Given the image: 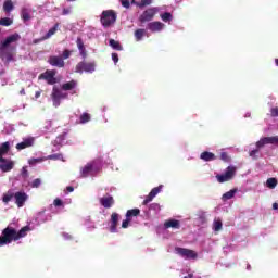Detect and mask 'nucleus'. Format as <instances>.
Masks as SVG:
<instances>
[{
  "label": "nucleus",
  "instance_id": "f257e3e1",
  "mask_svg": "<svg viewBox=\"0 0 278 278\" xmlns=\"http://www.w3.org/2000/svg\"><path fill=\"white\" fill-rule=\"evenodd\" d=\"M21 40V35L17 33L7 37L0 42V59L4 64H10L14 61V55H16V47H10L13 42H18Z\"/></svg>",
  "mask_w": 278,
  "mask_h": 278
},
{
  "label": "nucleus",
  "instance_id": "f03ea898",
  "mask_svg": "<svg viewBox=\"0 0 278 278\" xmlns=\"http://www.w3.org/2000/svg\"><path fill=\"white\" fill-rule=\"evenodd\" d=\"M27 231H31L29 226H24L20 230L12 226H8L2 230L0 236V247H5V244H12V242H17L21 238H25L27 236Z\"/></svg>",
  "mask_w": 278,
  "mask_h": 278
},
{
  "label": "nucleus",
  "instance_id": "7ed1b4c3",
  "mask_svg": "<svg viewBox=\"0 0 278 278\" xmlns=\"http://www.w3.org/2000/svg\"><path fill=\"white\" fill-rule=\"evenodd\" d=\"M116 18H118L116 11L104 10V11H102L101 16H100V23L105 28L112 27V25H114V23H116Z\"/></svg>",
  "mask_w": 278,
  "mask_h": 278
},
{
  "label": "nucleus",
  "instance_id": "20e7f679",
  "mask_svg": "<svg viewBox=\"0 0 278 278\" xmlns=\"http://www.w3.org/2000/svg\"><path fill=\"white\" fill-rule=\"evenodd\" d=\"M51 99L54 108H60V103H62V99H68V93L63 92L60 88L53 87Z\"/></svg>",
  "mask_w": 278,
  "mask_h": 278
},
{
  "label": "nucleus",
  "instance_id": "39448f33",
  "mask_svg": "<svg viewBox=\"0 0 278 278\" xmlns=\"http://www.w3.org/2000/svg\"><path fill=\"white\" fill-rule=\"evenodd\" d=\"M97 68V65L92 62H86L81 61L77 63L75 67V73H94V70Z\"/></svg>",
  "mask_w": 278,
  "mask_h": 278
},
{
  "label": "nucleus",
  "instance_id": "423d86ee",
  "mask_svg": "<svg viewBox=\"0 0 278 278\" xmlns=\"http://www.w3.org/2000/svg\"><path fill=\"white\" fill-rule=\"evenodd\" d=\"M175 252L184 260H197L199 254L194 250L186 249V248H175Z\"/></svg>",
  "mask_w": 278,
  "mask_h": 278
},
{
  "label": "nucleus",
  "instance_id": "0eeeda50",
  "mask_svg": "<svg viewBox=\"0 0 278 278\" xmlns=\"http://www.w3.org/2000/svg\"><path fill=\"white\" fill-rule=\"evenodd\" d=\"M155 14H157V8H149L142 12L139 16V23H151L153 18H155Z\"/></svg>",
  "mask_w": 278,
  "mask_h": 278
},
{
  "label": "nucleus",
  "instance_id": "6e6552de",
  "mask_svg": "<svg viewBox=\"0 0 278 278\" xmlns=\"http://www.w3.org/2000/svg\"><path fill=\"white\" fill-rule=\"evenodd\" d=\"M233 177H236V167L229 166L224 174L217 175L216 179L218 184H225V181H231Z\"/></svg>",
  "mask_w": 278,
  "mask_h": 278
},
{
  "label": "nucleus",
  "instance_id": "1a4fd4ad",
  "mask_svg": "<svg viewBox=\"0 0 278 278\" xmlns=\"http://www.w3.org/2000/svg\"><path fill=\"white\" fill-rule=\"evenodd\" d=\"M266 144H278V136L263 137L256 142L257 149H264Z\"/></svg>",
  "mask_w": 278,
  "mask_h": 278
},
{
  "label": "nucleus",
  "instance_id": "9d476101",
  "mask_svg": "<svg viewBox=\"0 0 278 278\" xmlns=\"http://www.w3.org/2000/svg\"><path fill=\"white\" fill-rule=\"evenodd\" d=\"M39 79H45L50 86H53V84H58L54 71H46L45 73L40 74Z\"/></svg>",
  "mask_w": 278,
  "mask_h": 278
},
{
  "label": "nucleus",
  "instance_id": "9b49d317",
  "mask_svg": "<svg viewBox=\"0 0 278 278\" xmlns=\"http://www.w3.org/2000/svg\"><path fill=\"white\" fill-rule=\"evenodd\" d=\"M161 192H162V185L153 188L143 200L142 205H149V203H151V201H153V199L156 198L157 194H160Z\"/></svg>",
  "mask_w": 278,
  "mask_h": 278
},
{
  "label": "nucleus",
  "instance_id": "f8f14e48",
  "mask_svg": "<svg viewBox=\"0 0 278 278\" xmlns=\"http://www.w3.org/2000/svg\"><path fill=\"white\" fill-rule=\"evenodd\" d=\"M48 62L51 66H55L56 68H64L65 66L64 59L62 56L52 55L49 58Z\"/></svg>",
  "mask_w": 278,
  "mask_h": 278
},
{
  "label": "nucleus",
  "instance_id": "ddd939ff",
  "mask_svg": "<svg viewBox=\"0 0 278 278\" xmlns=\"http://www.w3.org/2000/svg\"><path fill=\"white\" fill-rule=\"evenodd\" d=\"M34 137H28L24 139L22 142L17 143L15 146V149H17V151H23V149H29V147H34Z\"/></svg>",
  "mask_w": 278,
  "mask_h": 278
},
{
  "label": "nucleus",
  "instance_id": "4468645a",
  "mask_svg": "<svg viewBox=\"0 0 278 278\" xmlns=\"http://www.w3.org/2000/svg\"><path fill=\"white\" fill-rule=\"evenodd\" d=\"M121 218V215L118 213H112L111 214V226H110V231L111 233H116L118 231V220Z\"/></svg>",
  "mask_w": 278,
  "mask_h": 278
},
{
  "label": "nucleus",
  "instance_id": "2eb2a0df",
  "mask_svg": "<svg viewBox=\"0 0 278 278\" xmlns=\"http://www.w3.org/2000/svg\"><path fill=\"white\" fill-rule=\"evenodd\" d=\"M14 199L17 207H23V205H25V201L28 199V195L25 192L18 191L14 193Z\"/></svg>",
  "mask_w": 278,
  "mask_h": 278
},
{
  "label": "nucleus",
  "instance_id": "dca6fc26",
  "mask_svg": "<svg viewBox=\"0 0 278 278\" xmlns=\"http://www.w3.org/2000/svg\"><path fill=\"white\" fill-rule=\"evenodd\" d=\"M147 27L150 31H152V34H155L157 31H162V29H164L165 25L162 22H150L147 25Z\"/></svg>",
  "mask_w": 278,
  "mask_h": 278
},
{
  "label": "nucleus",
  "instance_id": "f3484780",
  "mask_svg": "<svg viewBox=\"0 0 278 278\" xmlns=\"http://www.w3.org/2000/svg\"><path fill=\"white\" fill-rule=\"evenodd\" d=\"M100 205H102V207H105V210H110V207H112V205H114V197L112 195H106V197H102L100 198Z\"/></svg>",
  "mask_w": 278,
  "mask_h": 278
},
{
  "label": "nucleus",
  "instance_id": "a211bd4d",
  "mask_svg": "<svg viewBox=\"0 0 278 278\" xmlns=\"http://www.w3.org/2000/svg\"><path fill=\"white\" fill-rule=\"evenodd\" d=\"M12 168H14V161L5 159L4 162H0V170H2V173H10Z\"/></svg>",
  "mask_w": 278,
  "mask_h": 278
},
{
  "label": "nucleus",
  "instance_id": "6ab92c4d",
  "mask_svg": "<svg viewBox=\"0 0 278 278\" xmlns=\"http://www.w3.org/2000/svg\"><path fill=\"white\" fill-rule=\"evenodd\" d=\"M8 153H10V141H5L0 146V162H5L3 155H8Z\"/></svg>",
  "mask_w": 278,
  "mask_h": 278
},
{
  "label": "nucleus",
  "instance_id": "aec40b11",
  "mask_svg": "<svg viewBox=\"0 0 278 278\" xmlns=\"http://www.w3.org/2000/svg\"><path fill=\"white\" fill-rule=\"evenodd\" d=\"M94 170V166L90 163H88L87 165H85L81 169V174H80V177H90V175H92Z\"/></svg>",
  "mask_w": 278,
  "mask_h": 278
},
{
  "label": "nucleus",
  "instance_id": "412c9836",
  "mask_svg": "<svg viewBox=\"0 0 278 278\" xmlns=\"http://www.w3.org/2000/svg\"><path fill=\"white\" fill-rule=\"evenodd\" d=\"M165 229H179L181 224L177 219H168L164 223Z\"/></svg>",
  "mask_w": 278,
  "mask_h": 278
},
{
  "label": "nucleus",
  "instance_id": "4be33fe9",
  "mask_svg": "<svg viewBox=\"0 0 278 278\" xmlns=\"http://www.w3.org/2000/svg\"><path fill=\"white\" fill-rule=\"evenodd\" d=\"M200 159L203 160V162H214V160H216V154L204 151L201 153Z\"/></svg>",
  "mask_w": 278,
  "mask_h": 278
},
{
  "label": "nucleus",
  "instance_id": "5701e85b",
  "mask_svg": "<svg viewBox=\"0 0 278 278\" xmlns=\"http://www.w3.org/2000/svg\"><path fill=\"white\" fill-rule=\"evenodd\" d=\"M62 90L68 91L74 90V88H77V81L72 79L71 81H67L61 86Z\"/></svg>",
  "mask_w": 278,
  "mask_h": 278
},
{
  "label": "nucleus",
  "instance_id": "b1692460",
  "mask_svg": "<svg viewBox=\"0 0 278 278\" xmlns=\"http://www.w3.org/2000/svg\"><path fill=\"white\" fill-rule=\"evenodd\" d=\"M60 27V23H56L52 28L48 30V33L43 36L42 40H49L51 36H54L55 31H58V28Z\"/></svg>",
  "mask_w": 278,
  "mask_h": 278
},
{
  "label": "nucleus",
  "instance_id": "393cba45",
  "mask_svg": "<svg viewBox=\"0 0 278 278\" xmlns=\"http://www.w3.org/2000/svg\"><path fill=\"white\" fill-rule=\"evenodd\" d=\"M131 3H135V5H137V8H147V5H151L153 3V0H141L139 2H137L136 0H132Z\"/></svg>",
  "mask_w": 278,
  "mask_h": 278
},
{
  "label": "nucleus",
  "instance_id": "a878e982",
  "mask_svg": "<svg viewBox=\"0 0 278 278\" xmlns=\"http://www.w3.org/2000/svg\"><path fill=\"white\" fill-rule=\"evenodd\" d=\"M109 45L112 49H114L115 51H123V46H121L119 41H116L114 39H110L109 40Z\"/></svg>",
  "mask_w": 278,
  "mask_h": 278
},
{
  "label": "nucleus",
  "instance_id": "bb28decb",
  "mask_svg": "<svg viewBox=\"0 0 278 278\" xmlns=\"http://www.w3.org/2000/svg\"><path fill=\"white\" fill-rule=\"evenodd\" d=\"M12 10H14V2H12V0H5L3 3V11L10 13Z\"/></svg>",
  "mask_w": 278,
  "mask_h": 278
},
{
  "label": "nucleus",
  "instance_id": "cd10ccee",
  "mask_svg": "<svg viewBox=\"0 0 278 278\" xmlns=\"http://www.w3.org/2000/svg\"><path fill=\"white\" fill-rule=\"evenodd\" d=\"M236 192H238V189H231L230 191L224 193L222 197L223 201H229V199H233V197H236Z\"/></svg>",
  "mask_w": 278,
  "mask_h": 278
},
{
  "label": "nucleus",
  "instance_id": "c85d7f7f",
  "mask_svg": "<svg viewBox=\"0 0 278 278\" xmlns=\"http://www.w3.org/2000/svg\"><path fill=\"white\" fill-rule=\"evenodd\" d=\"M140 216V208H131L126 212V218H134Z\"/></svg>",
  "mask_w": 278,
  "mask_h": 278
},
{
  "label": "nucleus",
  "instance_id": "c756f323",
  "mask_svg": "<svg viewBox=\"0 0 278 278\" xmlns=\"http://www.w3.org/2000/svg\"><path fill=\"white\" fill-rule=\"evenodd\" d=\"M144 34H147V30L139 28L135 31V38L137 40V42H140V40H142V38H144Z\"/></svg>",
  "mask_w": 278,
  "mask_h": 278
},
{
  "label": "nucleus",
  "instance_id": "7c9ffc66",
  "mask_svg": "<svg viewBox=\"0 0 278 278\" xmlns=\"http://www.w3.org/2000/svg\"><path fill=\"white\" fill-rule=\"evenodd\" d=\"M76 45H77V48L80 51V54L84 55V53H86V47L84 46V40L81 39V37L77 38Z\"/></svg>",
  "mask_w": 278,
  "mask_h": 278
},
{
  "label": "nucleus",
  "instance_id": "2f4dec72",
  "mask_svg": "<svg viewBox=\"0 0 278 278\" xmlns=\"http://www.w3.org/2000/svg\"><path fill=\"white\" fill-rule=\"evenodd\" d=\"M12 23H14V21H12V18H10V17L0 18V25L2 27H10V25H12Z\"/></svg>",
  "mask_w": 278,
  "mask_h": 278
},
{
  "label": "nucleus",
  "instance_id": "473e14b6",
  "mask_svg": "<svg viewBox=\"0 0 278 278\" xmlns=\"http://www.w3.org/2000/svg\"><path fill=\"white\" fill-rule=\"evenodd\" d=\"M267 188H270V190L277 188V178H268L266 181Z\"/></svg>",
  "mask_w": 278,
  "mask_h": 278
},
{
  "label": "nucleus",
  "instance_id": "72a5a7b5",
  "mask_svg": "<svg viewBox=\"0 0 278 278\" xmlns=\"http://www.w3.org/2000/svg\"><path fill=\"white\" fill-rule=\"evenodd\" d=\"M223 229V220L215 219L213 223V230L214 231H220Z\"/></svg>",
  "mask_w": 278,
  "mask_h": 278
},
{
  "label": "nucleus",
  "instance_id": "f704fd0d",
  "mask_svg": "<svg viewBox=\"0 0 278 278\" xmlns=\"http://www.w3.org/2000/svg\"><path fill=\"white\" fill-rule=\"evenodd\" d=\"M161 18L164 23H170V21H173V14H170L169 12H165L161 14Z\"/></svg>",
  "mask_w": 278,
  "mask_h": 278
},
{
  "label": "nucleus",
  "instance_id": "c9c22d12",
  "mask_svg": "<svg viewBox=\"0 0 278 278\" xmlns=\"http://www.w3.org/2000/svg\"><path fill=\"white\" fill-rule=\"evenodd\" d=\"M12 199H14V193H12L10 191L8 193H4L3 197H2V201L5 204H8L9 201H12Z\"/></svg>",
  "mask_w": 278,
  "mask_h": 278
},
{
  "label": "nucleus",
  "instance_id": "e433bc0d",
  "mask_svg": "<svg viewBox=\"0 0 278 278\" xmlns=\"http://www.w3.org/2000/svg\"><path fill=\"white\" fill-rule=\"evenodd\" d=\"M85 123H90V114L89 113H83L80 115V124L85 125Z\"/></svg>",
  "mask_w": 278,
  "mask_h": 278
},
{
  "label": "nucleus",
  "instance_id": "4c0bfd02",
  "mask_svg": "<svg viewBox=\"0 0 278 278\" xmlns=\"http://www.w3.org/2000/svg\"><path fill=\"white\" fill-rule=\"evenodd\" d=\"M260 149L262 148L256 147V149L250 151L249 155L250 157H252V160H257V154L260 153Z\"/></svg>",
  "mask_w": 278,
  "mask_h": 278
},
{
  "label": "nucleus",
  "instance_id": "58836bf2",
  "mask_svg": "<svg viewBox=\"0 0 278 278\" xmlns=\"http://www.w3.org/2000/svg\"><path fill=\"white\" fill-rule=\"evenodd\" d=\"M48 160H61L62 162H64V155L58 153V154H52L48 156Z\"/></svg>",
  "mask_w": 278,
  "mask_h": 278
},
{
  "label": "nucleus",
  "instance_id": "ea45409f",
  "mask_svg": "<svg viewBox=\"0 0 278 278\" xmlns=\"http://www.w3.org/2000/svg\"><path fill=\"white\" fill-rule=\"evenodd\" d=\"M220 160L223 162H231V157L229 156V154L227 152H222L220 153Z\"/></svg>",
  "mask_w": 278,
  "mask_h": 278
},
{
  "label": "nucleus",
  "instance_id": "a19ab883",
  "mask_svg": "<svg viewBox=\"0 0 278 278\" xmlns=\"http://www.w3.org/2000/svg\"><path fill=\"white\" fill-rule=\"evenodd\" d=\"M22 18H23V21H29L31 18V15H29V12H27V10H23Z\"/></svg>",
  "mask_w": 278,
  "mask_h": 278
},
{
  "label": "nucleus",
  "instance_id": "79ce46f5",
  "mask_svg": "<svg viewBox=\"0 0 278 278\" xmlns=\"http://www.w3.org/2000/svg\"><path fill=\"white\" fill-rule=\"evenodd\" d=\"M130 223H131V218L126 217V219H124L123 223H122V228L127 229V227H129Z\"/></svg>",
  "mask_w": 278,
  "mask_h": 278
},
{
  "label": "nucleus",
  "instance_id": "37998d69",
  "mask_svg": "<svg viewBox=\"0 0 278 278\" xmlns=\"http://www.w3.org/2000/svg\"><path fill=\"white\" fill-rule=\"evenodd\" d=\"M42 184V181L40 180V178H36L33 182H31V188H40V185Z\"/></svg>",
  "mask_w": 278,
  "mask_h": 278
},
{
  "label": "nucleus",
  "instance_id": "c03bdc74",
  "mask_svg": "<svg viewBox=\"0 0 278 278\" xmlns=\"http://www.w3.org/2000/svg\"><path fill=\"white\" fill-rule=\"evenodd\" d=\"M64 60H68V58H71V50L66 49L63 51V54L61 56Z\"/></svg>",
  "mask_w": 278,
  "mask_h": 278
},
{
  "label": "nucleus",
  "instance_id": "a18cd8bd",
  "mask_svg": "<svg viewBox=\"0 0 278 278\" xmlns=\"http://www.w3.org/2000/svg\"><path fill=\"white\" fill-rule=\"evenodd\" d=\"M270 116H271L273 118H277V116H278V106L273 108V109L270 110Z\"/></svg>",
  "mask_w": 278,
  "mask_h": 278
},
{
  "label": "nucleus",
  "instance_id": "49530a36",
  "mask_svg": "<svg viewBox=\"0 0 278 278\" xmlns=\"http://www.w3.org/2000/svg\"><path fill=\"white\" fill-rule=\"evenodd\" d=\"M53 205L55 207H62V205H64V202H62V200H60V198H56L53 202Z\"/></svg>",
  "mask_w": 278,
  "mask_h": 278
},
{
  "label": "nucleus",
  "instance_id": "de8ad7c7",
  "mask_svg": "<svg viewBox=\"0 0 278 278\" xmlns=\"http://www.w3.org/2000/svg\"><path fill=\"white\" fill-rule=\"evenodd\" d=\"M122 5L123 8H126V10H129L131 3L129 2V0H122Z\"/></svg>",
  "mask_w": 278,
  "mask_h": 278
},
{
  "label": "nucleus",
  "instance_id": "09e8293b",
  "mask_svg": "<svg viewBox=\"0 0 278 278\" xmlns=\"http://www.w3.org/2000/svg\"><path fill=\"white\" fill-rule=\"evenodd\" d=\"M112 60L114 64H118V53H112Z\"/></svg>",
  "mask_w": 278,
  "mask_h": 278
},
{
  "label": "nucleus",
  "instance_id": "8fccbe9b",
  "mask_svg": "<svg viewBox=\"0 0 278 278\" xmlns=\"http://www.w3.org/2000/svg\"><path fill=\"white\" fill-rule=\"evenodd\" d=\"M62 14H63V16H67V14H71V8L63 9Z\"/></svg>",
  "mask_w": 278,
  "mask_h": 278
},
{
  "label": "nucleus",
  "instance_id": "3c124183",
  "mask_svg": "<svg viewBox=\"0 0 278 278\" xmlns=\"http://www.w3.org/2000/svg\"><path fill=\"white\" fill-rule=\"evenodd\" d=\"M157 208H160V204H157V203H152L150 205V210H157Z\"/></svg>",
  "mask_w": 278,
  "mask_h": 278
},
{
  "label": "nucleus",
  "instance_id": "603ef678",
  "mask_svg": "<svg viewBox=\"0 0 278 278\" xmlns=\"http://www.w3.org/2000/svg\"><path fill=\"white\" fill-rule=\"evenodd\" d=\"M40 94H42L41 91H36V93H35V99H40Z\"/></svg>",
  "mask_w": 278,
  "mask_h": 278
},
{
  "label": "nucleus",
  "instance_id": "864d4df0",
  "mask_svg": "<svg viewBox=\"0 0 278 278\" xmlns=\"http://www.w3.org/2000/svg\"><path fill=\"white\" fill-rule=\"evenodd\" d=\"M38 162H40V159H33V160L29 162V164H36V163H38Z\"/></svg>",
  "mask_w": 278,
  "mask_h": 278
},
{
  "label": "nucleus",
  "instance_id": "5fc2aeb1",
  "mask_svg": "<svg viewBox=\"0 0 278 278\" xmlns=\"http://www.w3.org/2000/svg\"><path fill=\"white\" fill-rule=\"evenodd\" d=\"M67 192H74L75 188H73V186H68L66 187Z\"/></svg>",
  "mask_w": 278,
  "mask_h": 278
},
{
  "label": "nucleus",
  "instance_id": "6e6d98bb",
  "mask_svg": "<svg viewBox=\"0 0 278 278\" xmlns=\"http://www.w3.org/2000/svg\"><path fill=\"white\" fill-rule=\"evenodd\" d=\"M273 210H278V203H277V202H275V203L273 204Z\"/></svg>",
  "mask_w": 278,
  "mask_h": 278
},
{
  "label": "nucleus",
  "instance_id": "4d7b16f0",
  "mask_svg": "<svg viewBox=\"0 0 278 278\" xmlns=\"http://www.w3.org/2000/svg\"><path fill=\"white\" fill-rule=\"evenodd\" d=\"M275 62H276V65L278 66V59H276Z\"/></svg>",
  "mask_w": 278,
  "mask_h": 278
},
{
  "label": "nucleus",
  "instance_id": "13d9d810",
  "mask_svg": "<svg viewBox=\"0 0 278 278\" xmlns=\"http://www.w3.org/2000/svg\"><path fill=\"white\" fill-rule=\"evenodd\" d=\"M67 1H75V0H67Z\"/></svg>",
  "mask_w": 278,
  "mask_h": 278
}]
</instances>
